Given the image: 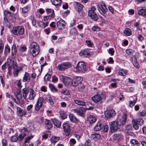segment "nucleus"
Listing matches in <instances>:
<instances>
[{
    "label": "nucleus",
    "mask_w": 146,
    "mask_h": 146,
    "mask_svg": "<svg viewBox=\"0 0 146 146\" xmlns=\"http://www.w3.org/2000/svg\"><path fill=\"white\" fill-rule=\"evenodd\" d=\"M125 52L128 55L132 54L134 53V51L130 49L126 50Z\"/></svg>",
    "instance_id": "13d9d810"
},
{
    "label": "nucleus",
    "mask_w": 146,
    "mask_h": 146,
    "mask_svg": "<svg viewBox=\"0 0 146 146\" xmlns=\"http://www.w3.org/2000/svg\"><path fill=\"white\" fill-rule=\"evenodd\" d=\"M104 114L105 116L106 117L110 118L115 116V113L114 110H111L105 111L104 112Z\"/></svg>",
    "instance_id": "9b49d317"
},
{
    "label": "nucleus",
    "mask_w": 146,
    "mask_h": 146,
    "mask_svg": "<svg viewBox=\"0 0 146 146\" xmlns=\"http://www.w3.org/2000/svg\"><path fill=\"white\" fill-rule=\"evenodd\" d=\"M97 8L100 13L102 12L104 14L108 11V9L106 7L105 4L102 1L100 2L97 5Z\"/></svg>",
    "instance_id": "423d86ee"
},
{
    "label": "nucleus",
    "mask_w": 146,
    "mask_h": 146,
    "mask_svg": "<svg viewBox=\"0 0 146 146\" xmlns=\"http://www.w3.org/2000/svg\"><path fill=\"white\" fill-rule=\"evenodd\" d=\"M86 109L84 108H82L79 109L78 115L81 116H83V115L86 112Z\"/></svg>",
    "instance_id": "cd10ccee"
},
{
    "label": "nucleus",
    "mask_w": 146,
    "mask_h": 146,
    "mask_svg": "<svg viewBox=\"0 0 146 146\" xmlns=\"http://www.w3.org/2000/svg\"><path fill=\"white\" fill-rule=\"evenodd\" d=\"M63 127L65 135L67 136H69L70 132V129L69 124L65 122L63 124Z\"/></svg>",
    "instance_id": "9d476101"
},
{
    "label": "nucleus",
    "mask_w": 146,
    "mask_h": 146,
    "mask_svg": "<svg viewBox=\"0 0 146 146\" xmlns=\"http://www.w3.org/2000/svg\"><path fill=\"white\" fill-rule=\"evenodd\" d=\"M134 60H132V63L133 65L136 68H138L139 67V65L138 63L137 62V59L136 58H135L133 59Z\"/></svg>",
    "instance_id": "37998d69"
},
{
    "label": "nucleus",
    "mask_w": 146,
    "mask_h": 146,
    "mask_svg": "<svg viewBox=\"0 0 146 146\" xmlns=\"http://www.w3.org/2000/svg\"><path fill=\"white\" fill-rule=\"evenodd\" d=\"M59 113L60 116L62 119H64L66 118L67 116L64 111H60Z\"/></svg>",
    "instance_id": "3c124183"
},
{
    "label": "nucleus",
    "mask_w": 146,
    "mask_h": 146,
    "mask_svg": "<svg viewBox=\"0 0 146 146\" xmlns=\"http://www.w3.org/2000/svg\"><path fill=\"white\" fill-rule=\"evenodd\" d=\"M82 80V78L80 77H76L73 79L72 84L73 86H76L81 83Z\"/></svg>",
    "instance_id": "ddd939ff"
},
{
    "label": "nucleus",
    "mask_w": 146,
    "mask_h": 146,
    "mask_svg": "<svg viewBox=\"0 0 146 146\" xmlns=\"http://www.w3.org/2000/svg\"><path fill=\"white\" fill-rule=\"evenodd\" d=\"M60 78L62 80L66 86L68 85L71 82V79L66 76H60Z\"/></svg>",
    "instance_id": "f8f14e48"
},
{
    "label": "nucleus",
    "mask_w": 146,
    "mask_h": 146,
    "mask_svg": "<svg viewBox=\"0 0 146 146\" xmlns=\"http://www.w3.org/2000/svg\"><path fill=\"white\" fill-rule=\"evenodd\" d=\"M109 53L110 54L111 56L113 55L114 54L113 53L114 52V51L113 50V49L112 48H110L109 49Z\"/></svg>",
    "instance_id": "69168bd1"
},
{
    "label": "nucleus",
    "mask_w": 146,
    "mask_h": 146,
    "mask_svg": "<svg viewBox=\"0 0 146 146\" xmlns=\"http://www.w3.org/2000/svg\"><path fill=\"white\" fill-rule=\"evenodd\" d=\"M138 113L141 117L144 116L146 114V111L143 110L141 111H139Z\"/></svg>",
    "instance_id": "bf43d9fd"
},
{
    "label": "nucleus",
    "mask_w": 146,
    "mask_h": 146,
    "mask_svg": "<svg viewBox=\"0 0 146 146\" xmlns=\"http://www.w3.org/2000/svg\"><path fill=\"white\" fill-rule=\"evenodd\" d=\"M131 30L128 28H126L124 31V33L127 36H129L131 35Z\"/></svg>",
    "instance_id": "58836bf2"
},
{
    "label": "nucleus",
    "mask_w": 146,
    "mask_h": 146,
    "mask_svg": "<svg viewBox=\"0 0 146 146\" xmlns=\"http://www.w3.org/2000/svg\"><path fill=\"white\" fill-rule=\"evenodd\" d=\"M53 5L56 6L60 5L61 2V0H50Z\"/></svg>",
    "instance_id": "c03bdc74"
},
{
    "label": "nucleus",
    "mask_w": 146,
    "mask_h": 146,
    "mask_svg": "<svg viewBox=\"0 0 146 146\" xmlns=\"http://www.w3.org/2000/svg\"><path fill=\"white\" fill-rule=\"evenodd\" d=\"M12 32L16 35H22L24 33L25 29L24 27L22 26H17L13 28Z\"/></svg>",
    "instance_id": "f03ea898"
},
{
    "label": "nucleus",
    "mask_w": 146,
    "mask_h": 146,
    "mask_svg": "<svg viewBox=\"0 0 146 146\" xmlns=\"http://www.w3.org/2000/svg\"><path fill=\"white\" fill-rule=\"evenodd\" d=\"M31 77L29 73L26 72L25 73L23 81V82H29L30 80Z\"/></svg>",
    "instance_id": "393cba45"
},
{
    "label": "nucleus",
    "mask_w": 146,
    "mask_h": 146,
    "mask_svg": "<svg viewBox=\"0 0 146 146\" xmlns=\"http://www.w3.org/2000/svg\"><path fill=\"white\" fill-rule=\"evenodd\" d=\"M20 92L18 91L15 94V96L17 99V100L19 102L20 101L21 99L22 98V96L21 94H20Z\"/></svg>",
    "instance_id": "79ce46f5"
},
{
    "label": "nucleus",
    "mask_w": 146,
    "mask_h": 146,
    "mask_svg": "<svg viewBox=\"0 0 146 146\" xmlns=\"http://www.w3.org/2000/svg\"><path fill=\"white\" fill-rule=\"evenodd\" d=\"M45 124L46 127L48 129H50L52 127V124L50 120L46 119L45 121Z\"/></svg>",
    "instance_id": "e433bc0d"
},
{
    "label": "nucleus",
    "mask_w": 146,
    "mask_h": 146,
    "mask_svg": "<svg viewBox=\"0 0 146 146\" xmlns=\"http://www.w3.org/2000/svg\"><path fill=\"white\" fill-rule=\"evenodd\" d=\"M50 139L52 143H55L58 142L60 139V138L59 137L52 136Z\"/></svg>",
    "instance_id": "7c9ffc66"
},
{
    "label": "nucleus",
    "mask_w": 146,
    "mask_h": 146,
    "mask_svg": "<svg viewBox=\"0 0 146 146\" xmlns=\"http://www.w3.org/2000/svg\"><path fill=\"white\" fill-rule=\"evenodd\" d=\"M30 48L33 57H35L39 53L40 50L38 44L35 42H31L30 45Z\"/></svg>",
    "instance_id": "f257e3e1"
},
{
    "label": "nucleus",
    "mask_w": 146,
    "mask_h": 146,
    "mask_svg": "<svg viewBox=\"0 0 146 146\" xmlns=\"http://www.w3.org/2000/svg\"><path fill=\"white\" fill-rule=\"evenodd\" d=\"M133 126L136 130L139 128V125H141L143 124V120L142 119L136 118L132 120Z\"/></svg>",
    "instance_id": "0eeeda50"
},
{
    "label": "nucleus",
    "mask_w": 146,
    "mask_h": 146,
    "mask_svg": "<svg viewBox=\"0 0 146 146\" xmlns=\"http://www.w3.org/2000/svg\"><path fill=\"white\" fill-rule=\"evenodd\" d=\"M50 90L53 92H56L57 91V89L52 84H50Z\"/></svg>",
    "instance_id": "6e6d98bb"
},
{
    "label": "nucleus",
    "mask_w": 146,
    "mask_h": 146,
    "mask_svg": "<svg viewBox=\"0 0 146 146\" xmlns=\"http://www.w3.org/2000/svg\"><path fill=\"white\" fill-rule=\"evenodd\" d=\"M96 9L94 7H92L90 10H89L88 14V16L91 17V19L95 21H96L98 18L97 15L94 11Z\"/></svg>",
    "instance_id": "20e7f679"
},
{
    "label": "nucleus",
    "mask_w": 146,
    "mask_h": 146,
    "mask_svg": "<svg viewBox=\"0 0 146 146\" xmlns=\"http://www.w3.org/2000/svg\"><path fill=\"white\" fill-rule=\"evenodd\" d=\"M127 72V71L126 70L123 69L120 70L118 72V74L122 76H124L126 75Z\"/></svg>",
    "instance_id": "a18cd8bd"
},
{
    "label": "nucleus",
    "mask_w": 146,
    "mask_h": 146,
    "mask_svg": "<svg viewBox=\"0 0 146 146\" xmlns=\"http://www.w3.org/2000/svg\"><path fill=\"white\" fill-rule=\"evenodd\" d=\"M92 100L94 102H99L102 99L101 97L99 94H96L92 98Z\"/></svg>",
    "instance_id": "4be33fe9"
},
{
    "label": "nucleus",
    "mask_w": 146,
    "mask_h": 146,
    "mask_svg": "<svg viewBox=\"0 0 146 146\" xmlns=\"http://www.w3.org/2000/svg\"><path fill=\"white\" fill-rule=\"evenodd\" d=\"M54 16V12L53 11L52 13L50 15L48 16H45L43 17V19L44 21H46L48 19H51L52 18H53Z\"/></svg>",
    "instance_id": "ea45409f"
},
{
    "label": "nucleus",
    "mask_w": 146,
    "mask_h": 146,
    "mask_svg": "<svg viewBox=\"0 0 146 146\" xmlns=\"http://www.w3.org/2000/svg\"><path fill=\"white\" fill-rule=\"evenodd\" d=\"M127 114H123L119 119V123L121 125H123L126 122L127 120Z\"/></svg>",
    "instance_id": "6ab92c4d"
},
{
    "label": "nucleus",
    "mask_w": 146,
    "mask_h": 146,
    "mask_svg": "<svg viewBox=\"0 0 146 146\" xmlns=\"http://www.w3.org/2000/svg\"><path fill=\"white\" fill-rule=\"evenodd\" d=\"M36 96V92L33 90H31L29 92L28 98L30 100H33Z\"/></svg>",
    "instance_id": "5701e85b"
},
{
    "label": "nucleus",
    "mask_w": 146,
    "mask_h": 146,
    "mask_svg": "<svg viewBox=\"0 0 146 146\" xmlns=\"http://www.w3.org/2000/svg\"><path fill=\"white\" fill-rule=\"evenodd\" d=\"M90 142L91 141L90 140H87L84 144H81L80 145V146H90Z\"/></svg>",
    "instance_id": "864d4df0"
},
{
    "label": "nucleus",
    "mask_w": 146,
    "mask_h": 146,
    "mask_svg": "<svg viewBox=\"0 0 146 146\" xmlns=\"http://www.w3.org/2000/svg\"><path fill=\"white\" fill-rule=\"evenodd\" d=\"M10 61L11 63L12 64V65L13 66V67L14 68V70L13 72L14 76H15L16 77L18 76V74L19 72V71L17 70L15 68V67H17V63L14 61L11 60H10Z\"/></svg>",
    "instance_id": "412c9836"
},
{
    "label": "nucleus",
    "mask_w": 146,
    "mask_h": 146,
    "mask_svg": "<svg viewBox=\"0 0 146 146\" xmlns=\"http://www.w3.org/2000/svg\"><path fill=\"white\" fill-rule=\"evenodd\" d=\"M33 136L32 135H29V136L26 139L25 143H28L29 142V141L32 138H33Z\"/></svg>",
    "instance_id": "0e129e2a"
},
{
    "label": "nucleus",
    "mask_w": 146,
    "mask_h": 146,
    "mask_svg": "<svg viewBox=\"0 0 146 146\" xmlns=\"http://www.w3.org/2000/svg\"><path fill=\"white\" fill-rule=\"evenodd\" d=\"M132 127L131 125H127L125 127V131L126 133H128L132 130Z\"/></svg>",
    "instance_id": "8fccbe9b"
},
{
    "label": "nucleus",
    "mask_w": 146,
    "mask_h": 146,
    "mask_svg": "<svg viewBox=\"0 0 146 146\" xmlns=\"http://www.w3.org/2000/svg\"><path fill=\"white\" fill-rule=\"evenodd\" d=\"M88 120L90 123H92L95 122L96 119L94 116L90 115L88 118Z\"/></svg>",
    "instance_id": "473e14b6"
},
{
    "label": "nucleus",
    "mask_w": 146,
    "mask_h": 146,
    "mask_svg": "<svg viewBox=\"0 0 146 146\" xmlns=\"http://www.w3.org/2000/svg\"><path fill=\"white\" fill-rule=\"evenodd\" d=\"M22 92L23 96L25 99L29 93V90L25 88L23 89Z\"/></svg>",
    "instance_id": "72a5a7b5"
},
{
    "label": "nucleus",
    "mask_w": 146,
    "mask_h": 146,
    "mask_svg": "<svg viewBox=\"0 0 146 146\" xmlns=\"http://www.w3.org/2000/svg\"><path fill=\"white\" fill-rule=\"evenodd\" d=\"M46 98V101L50 105L52 106L54 104L53 100L50 95H47Z\"/></svg>",
    "instance_id": "f704fd0d"
},
{
    "label": "nucleus",
    "mask_w": 146,
    "mask_h": 146,
    "mask_svg": "<svg viewBox=\"0 0 146 146\" xmlns=\"http://www.w3.org/2000/svg\"><path fill=\"white\" fill-rule=\"evenodd\" d=\"M70 34L72 35H78V33L75 28H71L70 30Z\"/></svg>",
    "instance_id": "2f4dec72"
},
{
    "label": "nucleus",
    "mask_w": 146,
    "mask_h": 146,
    "mask_svg": "<svg viewBox=\"0 0 146 146\" xmlns=\"http://www.w3.org/2000/svg\"><path fill=\"white\" fill-rule=\"evenodd\" d=\"M11 53L13 55H15L17 53V50L16 46L13 44L11 48Z\"/></svg>",
    "instance_id": "a19ab883"
},
{
    "label": "nucleus",
    "mask_w": 146,
    "mask_h": 146,
    "mask_svg": "<svg viewBox=\"0 0 146 146\" xmlns=\"http://www.w3.org/2000/svg\"><path fill=\"white\" fill-rule=\"evenodd\" d=\"M121 125L118 121H113L112 122L110 125V129L111 132L114 133L120 128Z\"/></svg>",
    "instance_id": "7ed1b4c3"
},
{
    "label": "nucleus",
    "mask_w": 146,
    "mask_h": 146,
    "mask_svg": "<svg viewBox=\"0 0 146 146\" xmlns=\"http://www.w3.org/2000/svg\"><path fill=\"white\" fill-rule=\"evenodd\" d=\"M61 93L64 95H68L70 94V93L68 90H63L60 92Z\"/></svg>",
    "instance_id": "4d7b16f0"
},
{
    "label": "nucleus",
    "mask_w": 146,
    "mask_h": 146,
    "mask_svg": "<svg viewBox=\"0 0 146 146\" xmlns=\"http://www.w3.org/2000/svg\"><path fill=\"white\" fill-rule=\"evenodd\" d=\"M53 121L54 125L56 126L57 127H60L61 126V122L59 120L56 119H54L53 120Z\"/></svg>",
    "instance_id": "4c0bfd02"
},
{
    "label": "nucleus",
    "mask_w": 146,
    "mask_h": 146,
    "mask_svg": "<svg viewBox=\"0 0 146 146\" xmlns=\"http://www.w3.org/2000/svg\"><path fill=\"white\" fill-rule=\"evenodd\" d=\"M84 89V85H82L80 86L78 88V90L80 92H82Z\"/></svg>",
    "instance_id": "338daca9"
},
{
    "label": "nucleus",
    "mask_w": 146,
    "mask_h": 146,
    "mask_svg": "<svg viewBox=\"0 0 146 146\" xmlns=\"http://www.w3.org/2000/svg\"><path fill=\"white\" fill-rule=\"evenodd\" d=\"M123 135L121 134H114L113 136V140L116 141H121L123 139Z\"/></svg>",
    "instance_id": "a211bd4d"
},
{
    "label": "nucleus",
    "mask_w": 146,
    "mask_h": 146,
    "mask_svg": "<svg viewBox=\"0 0 146 146\" xmlns=\"http://www.w3.org/2000/svg\"><path fill=\"white\" fill-rule=\"evenodd\" d=\"M103 127L104 125L100 122H99L95 126L94 130L95 131H98L100 130Z\"/></svg>",
    "instance_id": "b1692460"
},
{
    "label": "nucleus",
    "mask_w": 146,
    "mask_h": 146,
    "mask_svg": "<svg viewBox=\"0 0 146 146\" xmlns=\"http://www.w3.org/2000/svg\"><path fill=\"white\" fill-rule=\"evenodd\" d=\"M5 53L6 54L10 52V48L8 44H7L5 46Z\"/></svg>",
    "instance_id": "5fc2aeb1"
},
{
    "label": "nucleus",
    "mask_w": 146,
    "mask_h": 146,
    "mask_svg": "<svg viewBox=\"0 0 146 146\" xmlns=\"http://www.w3.org/2000/svg\"><path fill=\"white\" fill-rule=\"evenodd\" d=\"M71 64L69 62H64L58 65L57 69L60 71H62L71 67Z\"/></svg>",
    "instance_id": "6e6552de"
},
{
    "label": "nucleus",
    "mask_w": 146,
    "mask_h": 146,
    "mask_svg": "<svg viewBox=\"0 0 146 146\" xmlns=\"http://www.w3.org/2000/svg\"><path fill=\"white\" fill-rule=\"evenodd\" d=\"M51 74H50L48 73H47L44 77V80L45 82L46 81H49L50 79Z\"/></svg>",
    "instance_id": "49530a36"
},
{
    "label": "nucleus",
    "mask_w": 146,
    "mask_h": 146,
    "mask_svg": "<svg viewBox=\"0 0 146 146\" xmlns=\"http://www.w3.org/2000/svg\"><path fill=\"white\" fill-rule=\"evenodd\" d=\"M137 101V99H136L135 100H134L133 101H129V106L131 107L132 108L135 105V104L136 103Z\"/></svg>",
    "instance_id": "603ef678"
},
{
    "label": "nucleus",
    "mask_w": 146,
    "mask_h": 146,
    "mask_svg": "<svg viewBox=\"0 0 146 146\" xmlns=\"http://www.w3.org/2000/svg\"><path fill=\"white\" fill-rule=\"evenodd\" d=\"M70 121L73 123H76L78 122V120L76 117L73 114H70L69 115Z\"/></svg>",
    "instance_id": "a878e982"
},
{
    "label": "nucleus",
    "mask_w": 146,
    "mask_h": 146,
    "mask_svg": "<svg viewBox=\"0 0 146 146\" xmlns=\"http://www.w3.org/2000/svg\"><path fill=\"white\" fill-rule=\"evenodd\" d=\"M4 48V44L2 40H0V54L2 53Z\"/></svg>",
    "instance_id": "09e8293b"
},
{
    "label": "nucleus",
    "mask_w": 146,
    "mask_h": 146,
    "mask_svg": "<svg viewBox=\"0 0 146 146\" xmlns=\"http://www.w3.org/2000/svg\"><path fill=\"white\" fill-rule=\"evenodd\" d=\"M76 68L79 72H84L86 69V65L84 62L80 61L78 63Z\"/></svg>",
    "instance_id": "39448f33"
},
{
    "label": "nucleus",
    "mask_w": 146,
    "mask_h": 146,
    "mask_svg": "<svg viewBox=\"0 0 146 146\" xmlns=\"http://www.w3.org/2000/svg\"><path fill=\"white\" fill-rule=\"evenodd\" d=\"M17 112L18 115L20 117H22L26 114V112L19 107H17Z\"/></svg>",
    "instance_id": "aec40b11"
},
{
    "label": "nucleus",
    "mask_w": 146,
    "mask_h": 146,
    "mask_svg": "<svg viewBox=\"0 0 146 146\" xmlns=\"http://www.w3.org/2000/svg\"><path fill=\"white\" fill-rule=\"evenodd\" d=\"M2 146H7V141L4 139H3L2 140Z\"/></svg>",
    "instance_id": "680f3d73"
},
{
    "label": "nucleus",
    "mask_w": 146,
    "mask_h": 146,
    "mask_svg": "<svg viewBox=\"0 0 146 146\" xmlns=\"http://www.w3.org/2000/svg\"><path fill=\"white\" fill-rule=\"evenodd\" d=\"M52 82H56L58 81V79L55 76H52Z\"/></svg>",
    "instance_id": "774afa93"
},
{
    "label": "nucleus",
    "mask_w": 146,
    "mask_h": 146,
    "mask_svg": "<svg viewBox=\"0 0 146 146\" xmlns=\"http://www.w3.org/2000/svg\"><path fill=\"white\" fill-rule=\"evenodd\" d=\"M80 55L83 57H86V56L89 54V53L88 52L87 50L85 49L82 50L79 53Z\"/></svg>",
    "instance_id": "c756f323"
},
{
    "label": "nucleus",
    "mask_w": 146,
    "mask_h": 146,
    "mask_svg": "<svg viewBox=\"0 0 146 146\" xmlns=\"http://www.w3.org/2000/svg\"><path fill=\"white\" fill-rule=\"evenodd\" d=\"M74 5L76 11L78 13H80L82 10L84 6L80 3L75 2L74 3Z\"/></svg>",
    "instance_id": "4468645a"
},
{
    "label": "nucleus",
    "mask_w": 146,
    "mask_h": 146,
    "mask_svg": "<svg viewBox=\"0 0 146 146\" xmlns=\"http://www.w3.org/2000/svg\"><path fill=\"white\" fill-rule=\"evenodd\" d=\"M28 134V132L27 129L24 128L22 129L21 130V134L19 135L18 138L20 140H21Z\"/></svg>",
    "instance_id": "f3484780"
},
{
    "label": "nucleus",
    "mask_w": 146,
    "mask_h": 146,
    "mask_svg": "<svg viewBox=\"0 0 146 146\" xmlns=\"http://www.w3.org/2000/svg\"><path fill=\"white\" fill-rule=\"evenodd\" d=\"M131 143L133 145L138 144V142L135 139H132L130 140Z\"/></svg>",
    "instance_id": "e2e57ef3"
},
{
    "label": "nucleus",
    "mask_w": 146,
    "mask_h": 146,
    "mask_svg": "<svg viewBox=\"0 0 146 146\" xmlns=\"http://www.w3.org/2000/svg\"><path fill=\"white\" fill-rule=\"evenodd\" d=\"M31 9V5H28L25 6L22 9V11L23 13H26L28 12Z\"/></svg>",
    "instance_id": "bb28decb"
},
{
    "label": "nucleus",
    "mask_w": 146,
    "mask_h": 146,
    "mask_svg": "<svg viewBox=\"0 0 146 146\" xmlns=\"http://www.w3.org/2000/svg\"><path fill=\"white\" fill-rule=\"evenodd\" d=\"M92 30L94 31H98L100 30V28L96 26H94L92 27Z\"/></svg>",
    "instance_id": "052dcab7"
},
{
    "label": "nucleus",
    "mask_w": 146,
    "mask_h": 146,
    "mask_svg": "<svg viewBox=\"0 0 146 146\" xmlns=\"http://www.w3.org/2000/svg\"><path fill=\"white\" fill-rule=\"evenodd\" d=\"M57 26L60 29H63L65 27V23L63 20H60L57 23Z\"/></svg>",
    "instance_id": "dca6fc26"
},
{
    "label": "nucleus",
    "mask_w": 146,
    "mask_h": 146,
    "mask_svg": "<svg viewBox=\"0 0 146 146\" xmlns=\"http://www.w3.org/2000/svg\"><path fill=\"white\" fill-rule=\"evenodd\" d=\"M101 136L98 133H94L91 135V138L94 140H96L100 138Z\"/></svg>",
    "instance_id": "c9c22d12"
},
{
    "label": "nucleus",
    "mask_w": 146,
    "mask_h": 146,
    "mask_svg": "<svg viewBox=\"0 0 146 146\" xmlns=\"http://www.w3.org/2000/svg\"><path fill=\"white\" fill-rule=\"evenodd\" d=\"M18 139V138L17 136V135L16 134L13 136L11 138V141L13 142H16Z\"/></svg>",
    "instance_id": "de8ad7c7"
},
{
    "label": "nucleus",
    "mask_w": 146,
    "mask_h": 146,
    "mask_svg": "<svg viewBox=\"0 0 146 146\" xmlns=\"http://www.w3.org/2000/svg\"><path fill=\"white\" fill-rule=\"evenodd\" d=\"M44 102V99L42 98H40L37 101L35 106V110L39 111L42 106Z\"/></svg>",
    "instance_id": "1a4fd4ad"
},
{
    "label": "nucleus",
    "mask_w": 146,
    "mask_h": 146,
    "mask_svg": "<svg viewBox=\"0 0 146 146\" xmlns=\"http://www.w3.org/2000/svg\"><path fill=\"white\" fill-rule=\"evenodd\" d=\"M138 14L146 17V9H140L138 12Z\"/></svg>",
    "instance_id": "c85d7f7f"
},
{
    "label": "nucleus",
    "mask_w": 146,
    "mask_h": 146,
    "mask_svg": "<svg viewBox=\"0 0 146 146\" xmlns=\"http://www.w3.org/2000/svg\"><path fill=\"white\" fill-rule=\"evenodd\" d=\"M74 101L75 104L78 105L82 106H85L86 105V102L82 99L81 100L80 98H75Z\"/></svg>",
    "instance_id": "2eb2a0df"
}]
</instances>
